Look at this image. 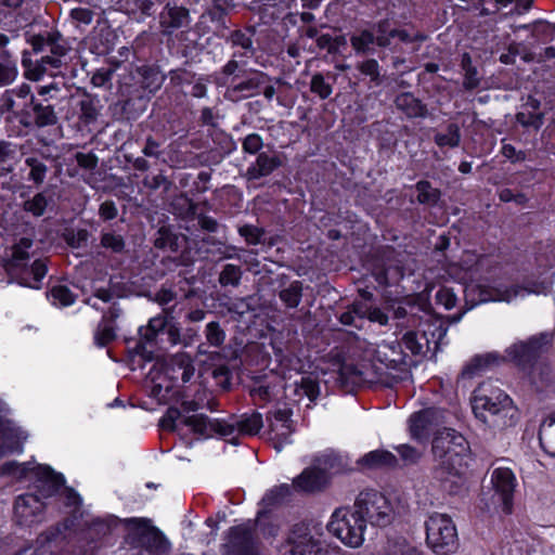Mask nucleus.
<instances>
[{
    "label": "nucleus",
    "instance_id": "nucleus-1",
    "mask_svg": "<svg viewBox=\"0 0 555 555\" xmlns=\"http://www.w3.org/2000/svg\"><path fill=\"white\" fill-rule=\"evenodd\" d=\"M371 354L376 362L346 364L341 367V374L352 384H382L387 387L410 377L411 364L400 341L384 340L372 348Z\"/></svg>",
    "mask_w": 555,
    "mask_h": 555
},
{
    "label": "nucleus",
    "instance_id": "nucleus-2",
    "mask_svg": "<svg viewBox=\"0 0 555 555\" xmlns=\"http://www.w3.org/2000/svg\"><path fill=\"white\" fill-rule=\"evenodd\" d=\"M434 466L431 478L450 494H455L464 486V469L469 454L466 438L451 428L439 431L431 446Z\"/></svg>",
    "mask_w": 555,
    "mask_h": 555
},
{
    "label": "nucleus",
    "instance_id": "nucleus-3",
    "mask_svg": "<svg viewBox=\"0 0 555 555\" xmlns=\"http://www.w3.org/2000/svg\"><path fill=\"white\" fill-rule=\"evenodd\" d=\"M26 41L33 53L40 54V57L33 62L27 57V51L23 53L22 64L26 68L28 79L39 80L44 73L67 64L70 47L59 30H44L29 36Z\"/></svg>",
    "mask_w": 555,
    "mask_h": 555
},
{
    "label": "nucleus",
    "instance_id": "nucleus-4",
    "mask_svg": "<svg viewBox=\"0 0 555 555\" xmlns=\"http://www.w3.org/2000/svg\"><path fill=\"white\" fill-rule=\"evenodd\" d=\"M473 411L476 417L493 428L513 425L516 414L511 398L489 382L480 384L475 389Z\"/></svg>",
    "mask_w": 555,
    "mask_h": 555
},
{
    "label": "nucleus",
    "instance_id": "nucleus-5",
    "mask_svg": "<svg viewBox=\"0 0 555 555\" xmlns=\"http://www.w3.org/2000/svg\"><path fill=\"white\" fill-rule=\"evenodd\" d=\"M426 543L436 554L449 555L459 547V535L452 518L435 513L425 522Z\"/></svg>",
    "mask_w": 555,
    "mask_h": 555
},
{
    "label": "nucleus",
    "instance_id": "nucleus-6",
    "mask_svg": "<svg viewBox=\"0 0 555 555\" xmlns=\"http://www.w3.org/2000/svg\"><path fill=\"white\" fill-rule=\"evenodd\" d=\"M126 524L129 528L126 540L131 547L144 550L151 555H163L169 551L167 539L146 519L130 518Z\"/></svg>",
    "mask_w": 555,
    "mask_h": 555
},
{
    "label": "nucleus",
    "instance_id": "nucleus-7",
    "mask_svg": "<svg viewBox=\"0 0 555 555\" xmlns=\"http://www.w3.org/2000/svg\"><path fill=\"white\" fill-rule=\"evenodd\" d=\"M365 519L359 513L347 508H337L327 525V530L345 545L358 547L363 543Z\"/></svg>",
    "mask_w": 555,
    "mask_h": 555
},
{
    "label": "nucleus",
    "instance_id": "nucleus-8",
    "mask_svg": "<svg viewBox=\"0 0 555 555\" xmlns=\"http://www.w3.org/2000/svg\"><path fill=\"white\" fill-rule=\"evenodd\" d=\"M553 344L554 332H542L514 343L506 352L519 369H527L533 363L541 362L542 356L553 348Z\"/></svg>",
    "mask_w": 555,
    "mask_h": 555
},
{
    "label": "nucleus",
    "instance_id": "nucleus-9",
    "mask_svg": "<svg viewBox=\"0 0 555 555\" xmlns=\"http://www.w3.org/2000/svg\"><path fill=\"white\" fill-rule=\"evenodd\" d=\"M354 508L365 519V524L386 527L393 519V507L390 501L376 490H365L359 493Z\"/></svg>",
    "mask_w": 555,
    "mask_h": 555
},
{
    "label": "nucleus",
    "instance_id": "nucleus-10",
    "mask_svg": "<svg viewBox=\"0 0 555 555\" xmlns=\"http://www.w3.org/2000/svg\"><path fill=\"white\" fill-rule=\"evenodd\" d=\"M320 534L307 525L298 524L291 530L287 540L280 548V555H323Z\"/></svg>",
    "mask_w": 555,
    "mask_h": 555
},
{
    "label": "nucleus",
    "instance_id": "nucleus-11",
    "mask_svg": "<svg viewBox=\"0 0 555 555\" xmlns=\"http://www.w3.org/2000/svg\"><path fill=\"white\" fill-rule=\"evenodd\" d=\"M160 333L166 334V340L170 346H176L181 341L180 327L175 322L171 308L163 309L159 314L151 318L145 326L139 328L141 340L147 344H157Z\"/></svg>",
    "mask_w": 555,
    "mask_h": 555
},
{
    "label": "nucleus",
    "instance_id": "nucleus-12",
    "mask_svg": "<svg viewBox=\"0 0 555 555\" xmlns=\"http://www.w3.org/2000/svg\"><path fill=\"white\" fill-rule=\"evenodd\" d=\"M387 20L371 24L370 28H358L350 36V46L357 55H366L374 52V46L388 48L390 42L385 37Z\"/></svg>",
    "mask_w": 555,
    "mask_h": 555
},
{
    "label": "nucleus",
    "instance_id": "nucleus-13",
    "mask_svg": "<svg viewBox=\"0 0 555 555\" xmlns=\"http://www.w3.org/2000/svg\"><path fill=\"white\" fill-rule=\"evenodd\" d=\"M223 555H261L259 542L250 524L231 527Z\"/></svg>",
    "mask_w": 555,
    "mask_h": 555
},
{
    "label": "nucleus",
    "instance_id": "nucleus-14",
    "mask_svg": "<svg viewBox=\"0 0 555 555\" xmlns=\"http://www.w3.org/2000/svg\"><path fill=\"white\" fill-rule=\"evenodd\" d=\"M526 288L519 285H472L466 288V297H472V306L489 301L511 302L517 296L524 295Z\"/></svg>",
    "mask_w": 555,
    "mask_h": 555
},
{
    "label": "nucleus",
    "instance_id": "nucleus-15",
    "mask_svg": "<svg viewBox=\"0 0 555 555\" xmlns=\"http://www.w3.org/2000/svg\"><path fill=\"white\" fill-rule=\"evenodd\" d=\"M182 424L189 427L193 434L203 438L212 437L214 434L221 437H228L233 435L235 431L233 424H229L217 418L211 420L203 413L185 415L182 418Z\"/></svg>",
    "mask_w": 555,
    "mask_h": 555
},
{
    "label": "nucleus",
    "instance_id": "nucleus-16",
    "mask_svg": "<svg viewBox=\"0 0 555 555\" xmlns=\"http://www.w3.org/2000/svg\"><path fill=\"white\" fill-rule=\"evenodd\" d=\"M59 121L55 108L51 104H43L37 99L28 109L20 112V125L28 130L52 127Z\"/></svg>",
    "mask_w": 555,
    "mask_h": 555
},
{
    "label": "nucleus",
    "instance_id": "nucleus-17",
    "mask_svg": "<svg viewBox=\"0 0 555 555\" xmlns=\"http://www.w3.org/2000/svg\"><path fill=\"white\" fill-rule=\"evenodd\" d=\"M14 515L21 526L30 527L43 520L44 504L36 494H21L14 503Z\"/></svg>",
    "mask_w": 555,
    "mask_h": 555
},
{
    "label": "nucleus",
    "instance_id": "nucleus-18",
    "mask_svg": "<svg viewBox=\"0 0 555 555\" xmlns=\"http://www.w3.org/2000/svg\"><path fill=\"white\" fill-rule=\"evenodd\" d=\"M190 10L176 2H167L159 13V27L164 36H171L176 30L189 28Z\"/></svg>",
    "mask_w": 555,
    "mask_h": 555
},
{
    "label": "nucleus",
    "instance_id": "nucleus-19",
    "mask_svg": "<svg viewBox=\"0 0 555 555\" xmlns=\"http://www.w3.org/2000/svg\"><path fill=\"white\" fill-rule=\"evenodd\" d=\"M0 459L13 453H22L28 435L11 420H0Z\"/></svg>",
    "mask_w": 555,
    "mask_h": 555
},
{
    "label": "nucleus",
    "instance_id": "nucleus-20",
    "mask_svg": "<svg viewBox=\"0 0 555 555\" xmlns=\"http://www.w3.org/2000/svg\"><path fill=\"white\" fill-rule=\"evenodd\" d=\"M491 482L495 494L504 506V512L511 513L513 493L516 487V478L512 469L507 467H496L491 475Z\"/></svg>",
    "mask_w": 555,
    "mask_h": 555
},
{
    "label": "nucleus",
    "instance_id": "nucleus-21",
    "mask_svg": "<svg viewBox=\"0 0 555 555\" xmlns=\"http://www.w3.org/2000/svg\"><path fill=\"white\" fill-rule=\"evenodd\" d=\"M283 165L282 155L276 151L261 152L257 155L244 175L248 181L259 180L270 176Z\"/></svg>",
    "mask_w": 555,
    "mask_h": 555
},
{
    "label": "nucleus",
    "instance_id": "nucleus-22",
    "mask_svg": "<svg viewBox=\"0 0 555 555\" xmlns=\"http://www.w3.org/2000/svg\"><path fill=\"white\" fill-rule=\"evenodd\" d=\"M34 483L40 496L48 499L60 491L64 485V477L56 474L49 466L37 465L33 470Z\"/></svg>",
    "mask_w": 555,
    "mask_h": 555
},
{
    "label": "nucleus",
    "instance_id": "nucleus-23",
    "mask_svg": "<svg viewBox=\"0 0 555 555\" xmlns=\"http://www.w3.org/2000/svg\"><path fill=\"white\" fill-rule=\"evenodd\" d=\"M328 483V477L321 468H306L294 481L296 488L305 492L323 490Z\"/></svg>",
    "mask_w": 555,
    "mask_h": 555
},
{
    "label": "nucleus",
    "instance_id": "nucleus-24",
    "mask_svg": "<svg viewBox=\"0 0 555 555\" xmlns=\"http://www.w3.org/2000/svg\"><path fill=\"white\" fill-rule=\"evenodd\" d=\"M529 377L530 383L538 391L552 387L555 383V375L551 365L545 362H537L527 369H520Z\"/></svg>",
    "mask_w": 555,
    "mask_h": 555
},
{
    "label": "nucleus",
    "instance_id": "nucleus-25",
    "mask_svg": "<svg viewBox=\"0 0 555 555\" xmlns=\"http://www.w3.org/2000/svg\"><path fill=\"white\" fill-rule=\"evenodd\" d=\"M395 106L408 118H425L427 116L426 105L411 92H401L395 98Z\"/></svg>",
    "mask_w": 555,
    "mask_h": 555
},
{
    "label": "nucleus",
    "instance_id": "nucleus-26",
    "mask_svg": "<svg viewBox=\"0 0 555 555\" xmlns=\"http://www.w3.org/2000/svg\"><path fill=\"white\" fill-rule=\"evenodd\" d=\"M357 464L366 469L395 468L398 459L387 450H374L360 457Z\"/></svg>",
    "mask_w": 555,
    "mask_h": 555
},
{
    "label": "nucleus",
    "instance_id": "nucleus-27",
    "mask_svg": "<svg viewBox=\"0 0 555 555\" xmlns=\"http://www.w3.org/2000/svg\"><path fill=\"white\" fill-rule=\"evenodd\" d=\"M504 362V357L498 352L475 356L462 370L463 378H472L488 367L498 366Z\"/></svg>",
    "mask_w": 555,
    "mask_h": 555
},
{
    "label": "nucleus",
    "instance_id": "nucleus-28",
    "mask_svg": "<svg viewBox=\"0 0 555 555\" xmlns=\"http://www.w3.org/2000/svg\"><path fill=\"white\" fill-rule=\"evenodd\" d=\"M435 413L431 410H423L410 417V434L417 441H424L433 429Z\"/></svg>",
    "mask_w": 555,
    "mask_h": 555
},
{
    "label": "nucleus",
    "instance_id": "nucleus-29",
    "mask_svg": "<svg viewBox=\"0 0 555 555\" xmlns=\"http://www.w3.org/2000/svg\"><path fill=\"white\" fill-rule=\"evenodd\" d=\"M270 80V77L260 70H251L249 75L238 83L234 85L229 92L240 93L243 98L257 94L260 88Z\"/></svg>",
    "mask_w": 555,
    "mask_h": 555
},
{
    "label": "nucleus",
    "instance_id": "nucleus-30",
    "mask_svg": "<svg viewBox=\"0 0 555 555\" xmlns=\"http://www.w3.org/2000/svg\"><path fill=\"white\" fill-rule=\"evenodd\" d=\"M292 414L293 411L286 404L283 406H278L274 411L270 412L267 415V421L269 422V426L273 431H280V435L286 437L292 431Z\"/></svg>",
    "mask_w": 555,
    "mask_h": 555
},
{
    "label": "nucleus",
    "instance_id": "nucleus-31",
    "mask_svg": "<svg viewBox=\"0 0 555 555\" xmlns=\"http://www.w3.org/2000/svg\"><path fill=\"white\" fill-rule=\"evenodd\" d=\"M256 29L253 26L246 27L244 29H236L230 34L228 41L232 44V47H238L244 50V52L240 54L241 56L251 57L256 53L253 41Z\"/></svg>",
    "mask_w": 555,
    "mask_h": 555
},
{
    "label": "nucleus",
    "instance_id": "nucleus-32",
    "mask_svg": "<svg viewBox=\"0 0 555 555\" xmlns=\"http://www.w3.org/2000/svg\"><path fill=\"white\" fill-rule=\"evenodd\" d=\"M539 441L547 454L555 456V412L548 414L540 424Z\"/></svg>",
    "mask_w": 555,
    "mask_h": 555
},
{
    "label": "nucleus",
    "instance_id": "nucleus-33",
    "mask_svg": "<svg viewBox=\"0 0 555 555\" xmlns=\"http://www.w3.org/2000/svg\"><path fill=\"white\" fill-rule=\"evenodd\" d=\"M37 465L31 462L18 463L16 461L5 462L0 466V476L12 477L18 481L34 480L33 470Z\"/></svg>",
    "mask_w": 555,
    "mask_h": 555
},
{
    "label": "nucleus",
    "instance_id": "nucleus-34",
    "mask_svg": "<svg viewBox=\"0 0 555 555\" xmlns=\"http://www.w3.org/2000/svg\"><path fill=\"white\" fill-rule=\"evenodd\" d=\"M401 345L411 351L413 356H425L429 352V341L422 331H409L403 334Z\"/></svg>",
    "mask_w": 555,
    "mask_h": 555
},
{
    "label": "nucleus",
    "instance_id": "nucleus-35",
    "mask_svg": "<svg viewBox=\"0 0 555 555\" xmlns=\"http://www.w3.org/2000/svg\"><path fill=\"white\" fill-rule=\"evenodd\" d=\"M138 73L141 76V87L150 93L159 90L165 80L164 75H162L157 67L141 66L138 68Z\"/></svg>",
    "mask_w": 555,
    "mask_h": 555
},
{
    "label": "nucleus",
    "instance_id": "nucleus-36",
    "mask_svg": "<svg viewBox=\"0 0 555 555\" xmlns=\"http://www.w3.org/2000/svg\"><path fill=\"white\" fill-rule=\"evenodd\" d=\"M47 274V264L43 260L37 259L27 268L20 278V284L33 288H39L40 282Z\"/></svg>",
    "mask_w": 555,
    "mask_h": 555
},
{
    "label": "nucleus",
    "instance_id": "nucleus-37",
    "mask_svg": "<svg viewBox=\"0 0 555 555\" xmlns=\"http://www.w3.org/2000/svg\"><path fill=\"white\" fill-rule=\"evenodd\" d=\"M27 93L23 94V89H8L4 91V93L1 95L0 102V111L1 113H12L17 121L20 122V112L24 111V107H22V102L16 101L15 98H22L25 96Z\"/></svg>",
    "mask_w": 555,
    "mask_h": 555
},
{
    "label": "nucleus",
    "instance_id": "nucleus-38",
    "mask_svg": "<svg viewBox=\"0 0 555 555\" xmlns=\"http://www.w3.org/2000/svg\"><path fill=\"white\" fill-rule=\"evenodd\" d=\"M385 37L388 39L390 43L392 38H398L400 41L404 43L423 42L427 39L426 35L413 28H390V23L388 20L386 25Z\"/></svg>",
    "mask_w": 555,
    "mask_h": 555
},
{
    "label": "nucleus",
    "instance_id": "nucleus-39",
    "mask_svg": "<svg viewBox=\"0 0 555 555\" xmlns=\"http://www.w3.org/2000/svg\"><path fill=\"white\" fill-rule=\"evenodd\" d=\"M98 103L99 100L91 96L89 93H86L79 101V119L85 125H90L98 119L100 114Z\"/></svg>",
    "mask_w": 555,
    "mask_h": 555
},
{
    "label": "nucleus",
    "instance_id": "nucleus-40",
    "mask_svg": "<svg viewBox=\"0 0 555 555\" xmlns=\"http://www.w3.org/2000/svg\"><path fill=\"white\" fill-rule=\"evenodd\" d=\"M439 147H457L461 143V130L456 124H449L443 132H437L434 137Z\"/></svg>",
    "mask_w": 555,
    "mask_h": 555
},
{
    "label": "nucleus",
    "instance_id": "nucleus-41",
    "mask_svg": "<svg viewBox=\"0 0 555 555\" xmlns=\"http://www.w3.org/2000/svg\"><path fill=\"white\" fill-rule=\"evenodd\" d=\"M417 202L420 204L435 206L441 196L440 190L434 188L427 180H421L415 184Z\"/></svg>",
    "mask_w": 555,
    "mask_h": 555
},
{
    "label": "nucleus",
    "instance_id": "nucleus-42",
    "mask_svg": "<svg viewBox=\"0 0 555 555\" xmlns=\"http://www.w3.org/2000/svg\"><path fill=\"white\" fill-rule=\"evenodd\" d=\"M50 202L51 197L46 192H39L23 203V210L39 218L44 215Z\"/></svg>",
    "mask_w": 555,
    "mask_h": 555
},
{
    "label": "nucleus",
    "instance_id": "nucleus-43",
    "mask_svg": "<svg viewBox=\"0 0 555 555\" xmlns=\"http://www.w3.org/2000/svg\"><path fill=\"white\" fill-rule=\"evenodd\" d=\"M294 392L300 398L307 397L312 403L320 395V386L314 378L310 376H304L299 382L295 384Z\"/></svg>",
    "mask_w": 555,
    "mask_h": 555
},
{
    "label": "nucleus",
    "instance_id": "nucleus-44",
    "mask_svg": "<svg viewBox=\"0 0 555 555\" xmlns=\"http://www.w3.org/2000/svg\"><path fill=\"white\" fill-rule=\"evenodd\" d=\"M33 240L30 237H21L12 246L11 264L13 267L22 266L30 257V249L33 247Z\"/></svg>",
    "mask_w": 555,
    "mask_h": 555
},
{
    "label": "nucleus",
    "instance_id": "nucleus-45",
    "mask_svg": "<svg viewBox=\"0 0 555 555\" xmlns=\"http://www.w3.org/2000/svg\"><path fill=\"white\" fill-rule=\"evenodd\" d=\"M280 299L287 308H296L301 301L302 284L300 281L292 282L286 288L279 294Z\"/></svg>",
    "mask_w": 555,
    "mask_h": 555
},
{
    "label": "nucleus",
    "instance_id": "nucleus-46",
    "mask_svg": "<svg viewBox=\"0 0 555 555\" xmlns=\"http://www.w3.org/2000/svg\"><path fill=\"white\" fill-rule=\"evenodd\" d=\"M426 335L429 341V351H437L438 346L447 335V327L440 322L426 323L422 331Z\"/></svg>",
    "mask_w": 555,
    "mask_h": 555
},
{
    "label": "nucleus",
    "instance_id": "nucleus-47",
    "mask_svg": "<svg viewBox=\"0 0 555 555\" xmlns=\"http://www.w3.org/2000/svg\"><path fill=\"white\" fill-rule=\"evenodd\" d=\"M25 165L30 168L28 180L36 185H41L47 177L48 167L37 156L31 155L25 159Z\"/></svg>",
    "mask_w": 555,
    "mask_h": 555
},
{
    "label": "nucleus",
    "instance_id": "nucleus-48",
    "mask_svg": "<svg viewBox=\"0 0 555 555\" xmlns=\"http://www.w3.org/2000/svg\"><path fill=\"white\" fill-rule=\"evenodd\" d=\"M309 89L320 100H326L333 93V83L327 81L322 73H315L311 77Z\"/></svg>",
    "mask_w": 555,
    "mask_h": 555
},
{
    "label": "nucleus",
    "instance_id": "nucleus-49",
    "mask_svg": "<svg viewBox=\"0 0 555 555\" xmlns=\"http://www.w3.org/2000/svg\"><path fill=\"white\" fill-rule=\"evenodd\" d=\"M243 275L242 268L236 264H225L219 273L218 281L222 287H237Z\"/></svg>",
    "mask_w": 555,
    "mask_h": 555
},
{
    "label": "nucleus",
    "instance_id": "nucleus-50",
    "mask_svg": "<svg viewBox=\"0 0 555 555\" xmlns=\"http://www.w3.org/2000/svg\"><path fill=\"white\" fill-rule=\"evenodd\" d=\"M263 425L262 415L260 413H253L250 415L243 416L240 421L234 425L235 429L242 434L246 435H256L259 433Z\"/></svg>",
    "mask_w": 555,
    "mask_h": 555
},
{
    "label": "nucleus",
    "instance_id": "nucleus-51",
    "mask_svg": "<svg viewBox=\"0 0 555 555\" xmlns=\"http://www.w3.org/2000/svg\"><path fill=\"white\" fill-rule=\"evenodd\" d=\"M356 68L375 86H379L383 81L380 75V66L375 59H366L357 63Z\"/></svg>",
    "mask_w": 555,
    "mask_h": 555
},
{
    "label": "nucleus",
    "instance_id": "nucleus-52",
    "mask_svg": "<svg viewBox=\"0 0 555 555\" xmlns=\"http://www.w3.org/2000/svg\"><path fill=\"white\" fill-rule=\"evenodd\" d=\"M323 464L325 468L332 470L334 474H340L352 470L348 457L341 454L330 453L324 455Z\"/></svg>",
    "mask_w": 555,
    "mask_h": 555
},
{
    "label": "nucleus",
    "instance_id": "nucleus-53",
    "mask_svg": "<svg viewBox=\"0 0 555 555\" xmlns=\"http://www.w3.org/2000/svg\"><path fill=\"white\" fill-rule=\"evenodd\" d=\"M197 209H198L197 204H194L192 202L189 203V214L197 220L199 228L203 231H206L209 233L217 232V230L219 228L218 221L210 216L198 212Z\"/></svg>",
    "mask_w": 555,
    "mask_h": 555
},
{
    "label": "nucleus",
    "instance_id": "nucleus-54",
    "mask_svg": "<svg viewBox=\"0 0 555 555\" xmlns=\"http://www.w3.org/2000/svg\"><path fill=\"white\" fill-rule=\"evenodd\" d=\"M205 337L209 346L219 348L225 340V333L220 324L214 321L206 325Z\"/></svg>",
    "mask_w": 555,
    "mask_h": 555
},
{
    "label": "nucleus",
    "instance_id": "nucleus-55",
    "mask_svg": "<svg viewBox=\"0 0 555 555\" xmlns=\"http://www.w3.org/2000/svg\"><path fill=\"white\" fill-rule=\"evenodd\" d=\"M178 236L166 229H160L158 231V236L154 242V246L159 249H169L173 253L178 251L179 243Z\"/></svg>",
    "mask_w": 555,
    "mask_h": 555
},
{
    "label": "nucleus",
    "instance_id": "nucleus-56",
    "mask_svg": "<svg viewBox=\"0 0 555 555\" xmlns=\"http://www.w3.org/2000/svg\"><path fill=\"white\" fill-rule=\"evenodd\" d=\"M115 327L112 324L100 322L94 333V341L99 347L107 346L115 340Z\"/></svg>",
    "mask_w": 555,
    "mask_h": 555
},
{
    "label": "nucleus",
    "instance_id": "nucleus-57",
    "mask_svg": "<svg viewBox=\"0 0 555 555\" xmlns=\"http://www.w3.org/2000/svg\"><path fill=\"white\" fill-rule=\"evenodd\" d=\"M396 451L404 465H415L423 456L422 450L405 443L396 447Z\"/></svg>",
    "mask_w": 555,
    "mask_h": 555
},
{
    "label": "nucleus",
    "instance_id": "nucleus-58",
    "mask_svg": "<svg viewBox=\"0 0 555 555\" xmlns=\"http://www.w3.org/2000/svg\"><path fill=\"white\" fill-rule=\"evenodd\" d=\"M15 60H0V87L11 85L17 77Z\"/></svg>",
    "mask_w": 555,
    "mask_h": 555
},
{
    "label": "nucleus",
    "instance_id": "nucleus-59",
    "mask_svg": "<svg viewBox=\"0 0 555 555\" xmlns=\"http://www.w3.org/2000/svg\"><path fill=\"white\" fill-rule=\"evenodd\" d=\"M101 246L115 254H120L125 250L126 243L120 234L106 232L101 235Z\"/></svg>",
    "mask_w": 555,
    "mask_h": 555
},
{
    "label": "nucleus",
    "instance_id": "nucleus-60",
    "mask_svg": "<svg viewBox=\"0 0 555 555\" xmlns=\"http://www.w3.org/2000/svg\"><path fill=\"white\" fill-rule=\"evenodd\" d=\"M185 415L177 408H169L165 415L159 421V426L165 430L175 431L178 429V422L182 424V418Z\"/></svg>",
    "mask_w": 555,
    "mask_h": 555
},
{
    "label": "nucleus",
    "instance_id": "nucleus-61",
    "mask_svg": "<svg viewBox=\"0 0 555 555\" xmlns=\"http://www.w3.org/2000/svg\"><path fill=\"white\" fill-rule=\"evenodd\" d=\"M289 494L291 487L288 485H281L267 492L262 501L267 506H273L282 503Z\"/></svg>",
    "mask_w": 555,
    "mask_h": 555
},
{
    "label": "nucleus",
    "instance_id": "nucleus-62",
    "mask_svg": "<svg viewBox=\"0 0 555 555\" xmlns=\"http://www.w3.org/2000/svg\"><path fill=\"white\" fill-rule=\"evenodd\" d=\"M522 28H530L532 37L538 40H545L553 38V31L555 29V25L546 23V22H534L531 25H524Z\"/></svg>",
    "mask_w": 555,
    "mask_h": 555
},
{
    "label": "nucleus",
    "instance_id": "nucleus-63",
    "mask_svg": "<svg viewBox=\"0 0 555 555\" xmlns=\"http://www.w3.org/2000/svg\"><path fill=\"white\" fill-rule=\"evenodd\" d=\"M50 295L53 299V302H59L60 306H69L75 301V295L70 292L67 286L57 285L51 288Z\"/></svg>",
    "mask_w": 555,
    "mask_h": 555
},
{
    "label": "nucleus",
    "instance_id": "nucleus-64",
    "mask_svg": "<svg viewBox=\"0 0 555 555\" xmlns=\"http://www.w3.org/2000/svg\"><path fill=\"white\" fill-rule=\"evenodd\" d=\"M544 115L542 113H531V112H519L516 114V120L522 127H533L534 129H540L543 125Z\"/></svg>",
    "mask_w": 555,
    "mask_h": 555
}]
</instances>
